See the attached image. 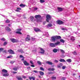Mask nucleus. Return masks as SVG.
<instances>
[{"label": "nucleus", "mask_w": 80, "mask_h": 80, "mask_svg": "<svg viewBox=\"0 0 80 80\" xmlns=\"http://www.w3.org/2000/svg\"><path fill=\"white\" fill-rule=\"evenodd\" d=\"M2 75L3 77H8L9 75V74L7 73L8 71L4 69H2Z\"/></svg>", "instance_id": "1"}, {"label": "nucleus", "mask_w": 80, "mask_h": 80, "mask_svg": "<svg viewBox=\"0 0 80 80\" xmlns=\"http://www.w3.org/2000/svg\"><path fill=\"white\" fill-rule=\"evenodd\" d=\"M52 17H51V16L50 15H47L46 16V21L47 22H49V21L51 20Z\"/></svg>", "instance_id": "2"}, {"label": "nucleus", "mask_w": 80, "mask_h": 80, "mask_svg": "<svg viewBox=\"0 0 80 80\" xmlns=\"http://www.w3.org/2000/svg\"><path fill=\"white\" fill-rule=\"evenodd\" d=\"M56 23L58 25H62V24H63L64 22L61 20H58L56 22Z\"/></svg>", "instance_id": "3"}, {"label": "nucleus", "mask_w": 80, "mask_h": 80, "mask_svg": "<svg viewBox=\"0 0 80 80\" xmlns=\"http://www.w3.org/2000/svg\"><path fill=\"white\" fill-rule=\"evenodd\" d=\"M57 40V39L55 36L51 37V42H55V40Z\"/></svg>", "instance_id": "4"}, {"label": "nucleus", "mask_w": 80, "mask_h": 80, "mask_svg": "<svg viewBox=\"0 0 80 80\" xmlns=\"http://www.w3.org/2000/svg\"><path fill=\"white\" fill-rule=\"evenodd\" d=\"M8 52H9V53H10V54H15L14 51H13L12 49L8 50Z\"/></svg>", "instance_id": "5"}, {"label": "nucleus", "mask_w": 80, "mask_h": 80, "mask_svg": "<svg viewBox=\"0 0 80 80\" xmlns=\"http://www.w3.org/2000/svg\"><path fill=\"white\" fill-rule=\"evenodd\" d=\"M18 32H16V33H17L18 34H19L21 35L22 34V32H20V31L22 30V29H17Z\"/></svg>", "instance_id": "6"}, {"label": "nucleus", "mask_w": 80, "mask_h": 80, "mask_svg": "<svg viewBox=\"0 0 80 80\" xmlns=\"http://www.w3.org/2000/svg\"><path fill=\"white\" fill-rule=\"evenodd\" d=\"M34 30L36 32H41V30L37 28H34Z\"/></svg>", "instance_id": "7"}, {"label": "nucleus", "mask_w": 80, "mask_h": 80, "mask_svg": "<svg viewBox=\"0 0 80 80\" xmlns=\"http://www.w3.org/2000/svg\"><path fill=\"white\" fill-rule=\"evenodd\" d=\"M40 49L41 52H40L39 53H42V54H44V52H45V50H43V49L42 48H41Z\"/></svg>", "instance_id": "8"}, {"label": "nucleus", "mask_w": 80, "mask_h": 80, "mask_svg": "<svg viewBox=\"0 0 80 80\" xmlns=\"http://www.w3.org/2000/svg\"><path fill=\"white\" fill-rule=\"evenodd\" d=\"M11 42H12L13 43H15V42H18V41H17V40L14 38L11 39Z\"/></svg>", "instance_id": "9"}, {"label": "nucleus", "mask_w": 80, "mask_h": 80, "mask_svg": "<svg viewBox=\"0 0 80 80\" xmlns=\"http://www.w3.org/2000/svg\"><path fill=\"white\" fill-rule=\"evenodd\" d=\"M50 46L51 47H55V43H51L50 44Z\"/></svg>", "instance_id": "10"}, {"label": "nucleus", "mask_w": 80, "mask_h": 80, "mask_svg": "<svg viewBox=\"0 0 80 80\" xmlns=\"http://www.w3.org/2000/svg\"><path fill=\"white\" fill-rule=\"evenodd\" d=\"M23 63L25 65H26L27 66L29 65V63L27 62V61H24L23 62Z\"/></svg>", "instance_id": "11"}, {"label": "nucleus", "mask_w": 80, "mask_h": 80, "mask_svg": "<svg viewBox=\"0 0 80 80\" xmlns=\"http://www.w3.org/2000/svg\"><path fill=\"white\" fill-rule=\"evenodd\" d=\"M62 66L63 64H62V63H60L58 65V67L59 68H61V67H62Z\"/></svg>", "instance_id": "12"}, {"label": "nucleus", "mask_w": 80, "mask_h": 80, "mask_svg": "<svg viewBox=\"0 0 80 80\" xmlns=\"http://www.w3.org/2000/svg\"><path fill=\"white\" fill-rule=\"evenodd\" d=\"M58 12H62V11H63V8H58Z\"/></svg>", "instance_id": "13"}, {"label": "nucleus", "mask_w": 80, "mask_h": 80, "mask_svg": "<svg viewBox=\"0 0 80 80\" xmlns=\"http://www.w3.org/2000/svg\"><path fill=\"white\" fill-rule=\"evenodd\" d=\"M46 63L47 64H48V65H52L53 64V63H52V62H49V61H46Z\"/></svg>", "instance_id": "14"}, {"label": "nucleus", "mask_w": 80, "mask_h": 80, "mask_svg": "<svg viewBox=\"0 0 80 80\" xmlns=\"http://www.w3.org/2000/svg\"><path fill=\"white\" fill-rule=\"evenodd\" d=\"M35 18H37V19L38 18H40L41 17V16H40V15H36L35 16Z\"/></svg>", "instance_id": "15"}, {"label": "nucleus", "mask_w": 80, "mask_h": 80, "mask_svg": "<svg viewBox=\"0 0 80 80\" xmlns=\"http://www.w3.org/2000/svg\"><path fill=\"white\" fill-rule=\"evenodd\" d=\"M58 51V50L57 48H54L52 50V52H54V53H57Z\"/></svg>", "instance_id": "16"}, {"label": "nucleus", "mask_w": 80, "mask_h": 80, "mask_svg": "<svg viewBox=\"0 0 80 80\" xmlns=\"http://www.w3.org/2000/svg\"><path fill=\"white\" fill-rule=\"evenodd\" d=\"M59 61H60V62H66L65 59H60Z\"/></svg>", "instance_id": "17"}, {"label": "nucleus", "mask_w": 80, "mask_h": 80, "mask_svg": "<svg viewBox=\"0 0 80 80\" xmlns=\"http://www.w3.org/2000/svg\"><path fill=\"white\" fill-rule=\"evenodd\" d=\"M6 30L7 32H10V31H11L10 29L8 27H6Z\"/></svg>", "instance_id": "18"}, {"label": "nucleus", "mask_w": 80, "mask_h": 80, "mask_svg": "<svg viewBox=\"0 0 80 80\" xmlns=\"http://www.w3.org/2000/svg\"><path fill=\"white\" fill-rule=\"evenodd\" d=\"M56 39H61L62 38L60 36H55Z\"/></svg>", "instance_id": "19"}, {"label": "nucleus", "mask_w": 80, "mask_h": 80, "mask_svg": "<svg viewBox=\"0 0 80 80\" xmlns=\"http://www.w3.org/2000/svg\"><path fill=\"white\" fill-rule=\"evenodd\" d=\"M52 25L51 24H49L48 25L46 26V28H49V27H52Z\"/></svg>", "instance_id": "20"}, {"label": "nucleus", "mask_w": 80, "mask_h": 80, "mask_svg": "<svg viewBox=\"0 0 80 80\" xmlns=\"http://www.w3.org/2000/svg\"><path fill=\"white\" fill-rule=\"evenodd\" d=\"M55 43V46H57V45H60V42H56Z\"/></svg>", "instance_id": "21"}, {"label": "nucleus", "mask_w": 80, "mask_h": 80, "mask_svg": "<svg viewBox=\"0 0 80 80\" xmlns=\"http://www.w3.org/2000/svg\"><path fill=\"white\" fill-rule=\"evenodd\" d=\"M29 78L30 80H32H32H35V78L33 77H29Z\"/></svg>", "instance_id": "22"}, {"label": "nucleus", "mask_w": 80, "mask_h": 80, "mask_svg": "<svg viewBox=\"0 0 80 80\" xmlns=\"http://www.w3.org/2000/svg\"><path fill=\"white\" fill-rule=\"evenodd\" d=\"M39 72L41 75H44V73H43V72L42 71H39Z\"/></svg>", "instance_id": "23"}, {"label": "nucleus", "mask_w": 80, "mask_h": 80, "mask_svg": "<svg viewBox=\"0 0 80 80\" xmlns=\"http://www.w3.org/2000/svg\"><path fill=\"white\" fill-rule=\"evenodd\" d=\"M48 70L49 71H53L54 70H55V69L53 68H49L48 69Z\"/></svg>", "instance_id": "24"}, {"label": "nucleus", "mask_w": 80, "mask_h": 80, "mask_svg": "<svg viewBox=\"0 0 80 80\" xmlns=\"http://www.w3.org/2000/svg\"><path fill=\"white\" fill-rule=\"evenodd\" d=\"M25 40L26 41H29V40H30V37H27Z\"/></svg>", "instance_id": "25"}, {"label": "nucleus", "mask_w": 80, "mask_h": 80, "mask_svg": "<svg viewBox=\"0 0 80 80\" xmlns=\"http://www.w3.org/2000/svg\"><path fill=\"white\" fill-rule=\"evenodd\" d=\"M67 62H72V59H68L67 60H66Z\"/></svg>", "instance_id": "26"}, {"label": "nucleus", "mask_w": 80, "mask_h": 80, "mask_svg": "<svg viewBox=\"0 0 80 80\" xmlns=\"http://www.w3.org/2000/svg\"><path fill=\"white\" fill-rule=\"evenodd\" d=\"M30 19L32 22H33V19H34V17L33 16L31 17H30Z\"/></svg>", "instance_id": "27"}, {"label": "nucleus", "mask_w": 80, "mask_h": 80, "mask_svg": "<svg viewBox=\"0 0 80 80\" xmlns=\"http://www.w3.org/2000/svg\"><path fill=\"white\" fill-rule=\"evenodd\" d=\"M18 51L19 52H21V53H23V51L22 49H18Z\"/></svg>", "instance_id": "28"}, {"label": "nucleus", "mask_w": 80, "mask_h": 80, "mask_svg": "<svg viewBox=\"0 0 80 80\" xmlns=\"http://www.w3.org/2000/svg\"><path fill=\"white\" fill-rule=\"evenodd\" d=\"M17 79L18 80H23V79H22V77L20 76H19V77H18Z\"/></svg>", "instance_id": "29"}, {"label": "nucleus", "mask_w": 80, "mask_h": 80, "mask_svg": "<svg viewBox=\"0 0 80 80\" xmlns=\"http://www.w3.org/2000/svg\"><path fill=\"white\" fill-rule=\"evenodd\" d=\"M60 42H61V43H63L65 42V41L63 40V39H61L60 40Z\"/></svg>", "instance_id": "30"}, {"label": "nucleus", "mask_w": 80, "mask_h": 80, "mask_svg": "<svg viewBox=\"0 0 80 80\" xmlns=\"http://www.w3.org/2000/svg\"><path fill=\"white\" fill-rule=\"evenodd\" d=\"M37 63L38 64V65H42V62H40V61H38L37 62Z\"/></svg>", "instance_id": "31"}, {"label": "nucleus", "mask_w": 80, "mask_h": 80, "mask_svg": "<svg viewBox=\"0 0 80 80\" xmlns=\"http://www.w3.org/2000/svg\"><path fill=\"white\" fill-rule=\"evenodd\" d=\"M60 51L61 52L62 54H64V53H65V51H64L62 49H60Z\"/></svg>", "instance_id": "32"}, {"label": "nucleus", "mask_w": 80, "mask_h": 80, "mask_svg": "<svg viewBox=\"0 0 80 80\" xmlns=\"http://www.w3.org/2000/svg\"><path fill=\"white\" fill-rule=\"evenodd\" d=\"M20 7H22V8H23V7H25V5L23 4H20Z\"/></svg>", "instance_id": "33"}, {"label": "nucleus", "mask_w": 80, "mask_h": 80, "mask_svg": "<svg viewBox=\"0 0 80 80\" xmlns=\"http://www.w3.org/2000/svg\"><path fill=\"white\" fill-rule=\"evenodd\" d=\"M72 54H73V55H77V52H72Z\"/></svg>", "instance_id": "34"}, {"label": "nucleus", "mask_w": 80, "mask_h": 80, "mask_svg": "<svg viewBox=\"0 0 80 80\" xmlns=\"http://www.w3.org/2000/svg\"><path fill=\"white\" fill-rule=\"evenodd\" d=\"M6 23H10V22L9 20L7 19L5 22Z\"/></svg>", "instance_id": "35"}, {"label": "nucleus", "mask_w": 80, "mask_h": 80, "mask_svg": "<svg viewBox=\"0 0 80 80\" xmlns=\"http://www.w3.org/2000/svg\"><path fill=\"white\" fill-rule=\"evenodd\" d=\"M13 70H15V71H17L18 69V68L17 67H16L13 68Z\"/></svg>", "instance_id": "36"}, {"label": "nucleus", "mask_w": 80, "mask_h": 80, "mask_svg": "<svg viewBox=\"0 0 80 80\" xmlns=\"http://www.w3.org/2000/svg\"><path fill=\"white\" fill-rule=\"evenodd\" d=\"M12 57H13V56L12 55H10L9 56H8L7 58H12Z\"/></svg>", "instance_id": "37"}, {"label": "nucleus", "mask_w": 80, "mask_h": 80, "mask_svg": "<svg viewBox=\"0 0 80 80\" xmlns=\"http://www.w3.org/2000/svg\"><path fill=\"white\" fill-rule=\"evenodd\" d=\"M1 40L2 41H5V40H6L4 38H1Z\"/></svg>", "instance_id": "38"}, {"label": "nucleus", "mask_w": 80, "mask_h": 80, "mask_svg": "<svg viewBox=\"0 0 80 80\" xmlns=\"http://www.w3.org/2000/svg\"><path fill=\"white\" fill-rule=\"evenodd\" d=\"M40 2L41 3H44L45 2V1L43 0H40Z\"/></svg>", "instance_id": "39"}, {"label": "nucleus", "mask_w": 80, "mask_h": 80, "mask_svg": "<svg viewBox=\"0 0 80 80\" xmlns=\"http://www.w3.org/2000/svg\"><path fill=\"white\" fill-rule=\"evenodd\" d=\"M65 68H66V66H62V69L63 70H64V69H65Z\"/></svg>", "instance_id": "40"}, {"label": "nucleus", "mask_w": 80, "mask_h": 80, "mask_svg": "<svg viewBox=\"0 0 80 80\" xmlns=\"http://www.w3.org/2000/svg\"><path fill=\"white\" fill-rule=\"evenodd\" d=\"M40 69L41 70H42V71H43L44 70V69L42 67H40Z\"/></svg>", "instance_id": "41"}, {"label": "nucleus", "mask_w": 80, "mask_h": 80, "mask_svg": "<svg viewBox=\"0 0 80 80\" xmlns=\"http://www.w3.org/2000/svg\"><path fill=\"white\" fill-rule=\"evenodd\" d=\"M30 63H31V64H32V65H33L34 64V63L33 62V61H30Z\"/></svg>", "instance_id": "42"}, {"label": "nucleus", "mask_w": 80, "mask_h": 80, "mask_svg": "<svg viewBox=\"0 0 80 80\" xmlns=\"http://www.w3.org/2000/svg\"><path fill=\"white\" fill-rule=\"evenodd\" d=\"M7 44V42H5L3 44V45L4 46L6 45Z\"/></svg>", "instance_id": "43"}, {"label": "nucleus", "mask_w": 80, "mask_h": 80, "mask_svg": "<svg viewBox=\"0 0 80 80\" xmlns=\"http://www.w3.org/2000/svg\"><path fill=\"white\" fill-rule=\"evenodd\" d=\"M15 11L16 12H20V10H19L18 9L17 10H16Z\"/></svg>", "instance_id": "44"}, {"label": "nucleus", "mask_w": 80, "mask_h": 80, "mask_svg": "<svg viewBox=\"0 0 80 80\" xmlns=\"http://www.w3.org/2000/svg\"><path fill=\"white\" fill-rule=\"evenodd\" d=\"M2 50H3V48H0V52L1 51H2Z\"/></svg>", "instance_id": "45"}, {"label": "nucleus", "mask_w": 80, "mask_h": 80, "mask_svg": "<svg viewBox=\"0 0 80 80\" xmlns=\"http://www.w3.org/2000/svg\"><path fill=\"white\" fill-rule=\"evenodd\" d=\"M54 62H55V63H58V61L56 60H54Z\"/></svg>", "instance_id": "46"}, {"label": "nucleus", "mask_w": 80, "mask_h": 80, "mask_svg": "<svg viewBox=\"0 0 80 80\" xmlns=\"http://www.w3.org/2000/svg\"><path fill=\"white\" fill-rule=\"evenodd\" d=\"M52 79H56L57 78L56 77H52Z\"/></svg>", "instance_id": "47"}, {"label": "nucleus", "mask_w": 80, "mask_h": 80, "mask_svg": "<svg viewBox=\"0 0 80 80\" xmlns=\"http://www.w3.org/2000/svg\"><path fill=\"white\" fill-rule=\"evenodd\" d=\"M71 40L72 41H74V40H75V39H74V38H71Z\"/></svg>", "instance_id": "48"}, {"label": "nucleus", "mask_w": 80, "mask_h": 80, "mask_svg": "<svg viewBox=\"0 0 80 80\" xmlns=\"http://www.w3.org/2000/svg\"><path fill=\"white\" fill-rule=\"evenodd\" d=\"M33 72H35V73H38V71H37L34 70Z\"/></svg>", "instance_id": "49"}, {"label": "nucleus", "mask_w": 80, "mask_h": 80, "mask_svg": "<svg viewBox=\"0 0 80 80\" xmlns=\"http://www.w3.org/2000/svg\"><path fill=\"white\" fill-rule=\"evenodd\" d=\"M14 61H11L10 63H12V64H13V63H14Z\"/></svg>", "instance_id": "50"}, {"label": "nucleus", "mask_w": 80, "mask_h": 80, "mask_svg": "<svg viewBox=\"0 0 80 80\" xmlns=\"http://www.w3.org/2000/svg\"><path fill=\"white\" fill-rule=\"evenodd\" d=\"M17 9H18V10H21V8H17Z\"/></svg>", "instance_id": "51"}, {"label": "nucleus", "mask_w": 80, "mask_h": 80, "mask_svg": "<svg viewBox=\"0 0 80 80\" xmlns=\"http://www.w3.org/2000/svg\"><path fill=\"white\" fill-rule=\"evenodd\" d=\"M20 58H23V56L22 55L20 56Z\"/></svg>", "instance_id": "52"}, {"label": "nucleus", "mask_w": 80, "mask_h": 80, "mask_svg": "<svg viewBox=\"0 0 80 80\" xmlns=\"http://www.w3.org/2000/svg\"><path fill=\"white\" fill-rule=\"evenodd\" d=\"M62 79L63 80H65L66 78H65L63 77V78H62Z\"/></svg>", "instance_id": "53"}, {"label": "nucleus", "mask_w": 80, "mask_h": 80, "mask_svg": "<svg viewBox=\"0 0 80 80\" xmlns=\"http://www.w3.org/2000/svg\"><path fill=\"white\" fill-rule=\"evenodd\" d=\"M38 8H36L34 9V10H38Z\"/></svg>", "instance_id": "54"}, {"label": "nucleus", "mask_w": 80, "mask_h": 80, "mask_svg": "<svg viewBox=\"0 0 80 80\" xmlns=\"http://www.w3.org/2000/svg\"><path fill=\"white\" fill-rule=\"evenodd\" d=\"M31 66L32 67H35V65H31Z\"/></svg>", "instance_id": "55"}, {"label": "nucleus", "mask_w": 80, "mask_h": 80, "mask_svg": "<svg viewBox=\"0 0 80 80\" xmlns=\"http://www.w3.org/2000/svg\"><path fill=\"white\" fill-rule=\"evenodd\" d=\"M61 29L62 30H65V28H61Z\"/></svg>", "instance_id": "56"}, {"label": "nucleus", "mask_w": 80, "mask_h": 80, "mask_svg": "<svg viewBox=\"0 0 80 80\" xmlns=\"http://www.w3.org/2000/svg\"><path fill=\"white\" fill-rule=\"evenodd\" d=\"M63 58H64V57H65V56L63 55H62L61 56Z\"/></svg>", "instance_id": "57"}, {"label": "nucleus", "mask_w": 80, "mask_h": 80, "mask_svg": "<svg viewBox=\"0 0 80 80\" xmlns=\"http://www.w3.org/2000/svg\"><path fill=\"white\" fill-rule=\"evenodd\" d=\"M27 69H30V67H28L27 68Z\"/></svg>", "instance_id": "58"}, {"label": "nucleus", "mask_w": 80, "mask_h": 80, "mask_svg": "<svg viewBox=\"0 0 80 80\" xmlns=\"http://www.w3.org/2000/svg\"><path fill=\"white\" fill-rule=\"evenodd\" d=\"M22 78H26V77L22 76Z\"/></svg>", "instance_id": "59"}, {"label": "nucleus", "mask_w": 80, "mask_h": 80, "mask_svg": "<svg viewBox=\"0 0 80 80\" xmlns=\"http://www.w3.org/2000/svg\"><path fill=\"white\" fill-rule=\"evenodd\" d=\"M33 52H36V50H34V51H33Z\"/></svg>", "instance_id": "60"}, {"label": "nucleus", "mask_w": 80, "mask_h": 80, "mask_svg": "<svg viewBox=\"0 0 80 80\" xmlns=\"http://www.w3.org/2000/svg\"><path fill=\"white\" fill-rule=\"evenodd\" d=\"M51 73L53 74V72H50V73H49V74H51Z\"/></svg>", "instance_id": "61"}, {"label": "nucleus", "mask_w": 80, "mask_h": 80, "mask_svg": "<svg viewBox=\"0 0 80 80\" xmlns=\"http://www.w3.org/2000/svg\"><path fill=\"white\" fill-rule=\"evenodd\" d=\"M4 52H5V53H6V52H7V51L6 50H5L4 51Z\"/></svg>", "instance_id": "62"}, {"label": "nucleus", "mask_w": 80, "mask_h": 80, "mask_svg": "<svg viewBox=\"0 0 80 80\" xmlns=\"http://www.w3.org/2000/svg\"><path fill=\"white\" fill-rule=\"evenodd\" d=\"M13 73H17V72H13Z\"/></svg>", "instance_id": "63"}, {"label": "nucleus", "mask_w": 80, "mask_h": 80, "mask_svg": "<svg viewBox=\"0 0 80 80\" xmlns=\"http://www.w3.org/2000/svg\"><path fill=\"white\" fill-rule=\"evenodd\" d=\"M21 60L22 61L24 60V58H23V59H22Z\"/></svg>", "instance_id": "64"}]
</instances>
